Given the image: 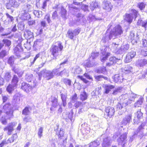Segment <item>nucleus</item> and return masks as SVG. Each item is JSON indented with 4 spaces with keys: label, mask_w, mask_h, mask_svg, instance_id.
Wrapping results in <instances>:
<instances>
[{
    "label": "nucleus",
    "mask_w": 147,
    "mask_h": 147,
    "mask_svg": "<svg viewBox=\"0 0 147 147\" xmlns=\"http://www.w3.org/2000/svg\"><path fill=\"white\" fill-rule=\"evenodd\" d=\"M123 33V31L121 26L119 25H117L111 30L109 33L107 32L105 34L102 41L103 42H106L112 38L114 39L116 37L120 36Z\"/></svg>",
    "instance_id": "1"
},
{
    "label": "nucleus",
    "mask_w": 147,
    "mask_h": 147,
    "mask_svg": "<svg viewBox=\"0 0 147 147\" xmlns=\"http://www.w3.org/2000/svg\"><path fill=\"white\" fill-rule=\"evenodd\" d=\"M4 111L5 112L6 116L2 117L1 121L2 123L4 125H5L7 123V119H10L12 118L13 110L12 105L9 103L6 104L3 107Z\"/></svg>",
    "instance_id": "2"
},
{
    "label": "nucleus",
    "mask_w": 147,
    "mask_h": 147,
    "mask_svg": "<svg viewBox=\"0 0 147 147\" xmlns=\"http://www.w3.org/2000/svg\"><path fill=\"white\" fill-rule=\"evenodd\" d=\"M63 49V46L60 41L55 42L53 45L50 50L51 55H53L54 58L56 59L59 55H61V51Z\"/></svg>",
    "instance_id": "3"
},
{
    "label": "nucleus",
    "mask_w": 147,
    "mask_h": 147,
    "mask_svg": "<svg viewBox=\"0 0 147 147\" xmlns=\"http://www.w3.org/2000/svg\"><path fill=\"white\" fill-rule=\"evenodd\" d=\"M57 71H56L55 69L52 71L46 70H43L39 73L38 75L39 77V80H40L42 76L47 80H49L53 78L54 76H56Z\"/></svg>",
    "instance_id": "4"
},
{
    "label": "nucleus",
    "mask_w": 147,
    "mask_h": 147,
    "mask_svg": "<svg viewBox=\"0 0 147 147\" xmlns=\"http://www.w3.org/2000/svg\"><path fill=\"white\" fill-rule=\"evenodd\" d=\"M64 134V131L63 129H58L57 131V134L58 135L59 137V140L60 142L59 144L61 145L63 144V145H64L65 143L66 142V140L67 139L66 136H63Z\"/></svg>",
    "instance_id": "5"
},
{
    "label": "nucleus",
    "mask_w": 147,
    "mask_h": 147,
    "mask_svg": "<svg viewBox=\"0 0 147 147\" xmlns=\"http://www.w3.org/2000/svg\"><path fill=\"white\" fill-rule=\"evenodd\" d=\"M131 13L126 14L125 20L128 22L130 23L132 21L134 18H136L138 14V12L134 9H132L131 11Z\"/></svg>",
    "instance_id": "6"
},
{
    "label": "nucleus",
    "mask_w": 147,
    "mask_h": 147,
    "mask_svg": "<svg viewBox=\"0 0 147 147\" xmlns=\"http://www.w3.org/2000/svg\"><path fill=\"white\" fill-rule=\"evenodd\" d=\"M104 137L102 144V147H110L112 142L111 138L105 135H102L101 137Z\"/></svg>",
    "instance_id": "7"
},
{
    "label": "nucleus",
    "mask_w": 147,
    "mask_h": 147,
    "mask_svg": "<svg viewBox=\"0 0 147 147\" xmlns=\"http://www.w3.org/2000/svg\"><path fill=\"white\" fill-rule=\"evenodd\" d=\"M20 4V3L17 2L16 0H9V2L6 5L7 9H10L11 7L17 8Z\"/></svg>",
    "instance_id": "8"
},
{
    "label": "nucleus",
    "mask_w": 147,
    "mask_h": 147,
    "mask_svg": "<svg viewBox=\"0 0 147 147\" xmlns=\"http://www.w3.org/2000/svg\"><path fill=\"white\" fill-rule=\"evenodd\" d=\"M102 49L101 50V53L102 56L101 57V61L102 62H104L106 60L109 56L110 55L109 53H106V51L107 49V47L105 46L102 47Z\"/></svg>",
    "instance_id": "9"
},
{
    "label": "nucleus",
    "mask_w": 147,
    "mask_h": 147,
    "mask_svg": "<svg viewBox=\"0 0 147 147\" xmlns=\"http://www.w3.org/2000/svg\"><path fill=\"white\" fill-rule=\"evenodd\" d=\"M16 124L15 122H11L9 123L7 126L4 128V131H7V134L8 135H11L12 131L13 130V127L16 125Z\"/></svg>",
    "instance_id": "10"
},
{
    "label": "nucleus",
    "mask_w": 147,
    "mask_h": 147,
    "mask_svg": "<svg viewBox=\"0 0 147 147\" xmlns=\"http://www.w3.org/2000/svg\"><path fill=\"white\" fill-rule=\"evenodd\" d=\"M80 31L79 29H76L72 30H69L67 32V34L68 37L71 39H72L74 36L78 35Z\"/></svg>",
    "instance_id": "11"
},
{
    "label": "nucleus",
    "mask_w": 147,
    "mask_h": 147,
    "mask_svg": "<svg viewBox=\"0 0 147 147\" xmlns=\"http://www.w3.org/2000/svg\"><path fill=\"white\" fill-rule=\"evenodd\" d=\"M143 113L141 112V109H139L137 112L136 115L137 117H135L134 119V122L135 124H138L141 121V119L143 117Z\"/></svg>",
    "instance_id": "12"
},
{
    "label": "nucleus",
    "mask_w": 147,
    "mask_h": 147,
    "mask_svg": "<svg viewBox=\"0 0 147 147\" xmlns=\"http://www.w3.org/2000/svg\"><path fill=\"white\" fill-rule=\"evenodd\" d=\"M140 96L139 95H136L132 93L129 94V99L127 102L128 105L130 104L133 102L135 101V99H137Z\"/></svg>",
    "instance_id": "13"
},
{
    "label": "nucleus",
    "mask_w": 147,
    "mask_h": 147,
    "mask_svg": "<svg viewBox=\"0 0 147 147\" xmlns=\"http://www.w3.org/2000/svg\"><path fill=\"white\" fill-rule=\"evenodd\" d=\"M102 6L104 9L108 11H110L111 9L112 6L111 3L107 0H105L103 2Z\"/></svg>",
    "instance_id": "14"
},
{
    "label": "nucleus",
    "mask_w": 147,
    "mask_h": 147,
    "mask_svg": "<svg viewBox=\"0 0 147 147\" xmlns=\"http://www.w3.org/2000/svg\"><path fill=\"white\" fill-rule=\"evenodd\" d=\"M136 53L134 51H131L129 52L127 54L125 61L126 63H128L131 61L132 59L136 55Z\"/></svg>",
    "instance_id": "15"
},
{
    "label": "nucleus",
    "mask_w": 147,
    "mask_h": 147,
    "mask_svg": "<svg viewBox=\"0 0 147 147\" xmlns=\"http://www.w3.org/2000/svg\"><path fill=\"white\" fill-rule=\"evenodd\" d=\"M14 54L18 57L20 56L22 52L23 51V49L21 45L19 44L15 47L14 49Z\"/></svg>",
    "instance_id": "16"
},
{
    "label": "nucleus",
    "mask_w": 147,
    "mask_h": 147,
    "mask_svg": "<svg viewBox=\"0 0 147 147\" xmlns=\"http://www.w3.org/2000/svg\"><path fill=\"white\" fill-rule=\"evenodd\" d=\"M129 48V46L128 44L122 45L120 48L117 51V53L119 54L123 53L127 51Z\"/></svg>",
    "instance_id": "17"
},
{
    "label": "nucleus",
    "mask_w": 147,
    "mask_h": 147,
    "mask_svg": "<svg viewBox=\"0 0 147 147\" xmlns=\"http://www.w3.org/2000/svg\"><path fill=\"white\" fill-rule=\"evenodd\" d=\"M113 78L115 82L118 83L122 82L123 80L122 75L120 74L115 75L113 76Z\"/></svg>",
    "instance_id": "18"
},
{
    "label": "nucleus",
    "mask_w": 147,
    "mask_h": 147,
    "mask_svg": "<svg viewBox=\"0 0 147 147\" xmlns=\"http://www.w3.org/2000/svg\"><path fill=\"white\" fill-rule=\"evenodd\" d=\"M21 88L27 93H28L31 90L32 87L29 84L23 82L22 84Z\"/></svg>",
    "instance_id": "19"
},
{
    "label": "nucleus",
    "mask_w": 147,
    "mask_h": 147,
    "mask_svg": "<svg viewBox=\"0 0 147 147\" xmlns=\"http://www.w3.org/2000/svg\"><path fill=\"white\" fill-rule=\"evenodd\" d=\"M106 113L109 117H111L114 115L115 113L114 108L113 107H108L106 108Z\"/></svg>",
    "instance_id": "20"
},
{
    "label": "nucleus",
    "mask_w": 147,
    "mask_h": 147,
    "mask_svg": "<svg viewBox=\"0 0 147 147\" xmlns=\"http://www.w3.org/2000/svg\"><path fill=\"white\" fill-rule=\"evenodd\" d=\"M147 64V59H140L136 61V65L138 67H142Z\"/></svg>",
    "instance_id": "21"
},
{
    "label": "nucleus",
    "mask_w": 147,
    "mask_h": 147,
    "mask_svg": "<svg viewBox=\"0 0 147 147\" xmlns=\"http://www.w3.org/2000/svg\"><path fill=\"white\" fill-rule=\"evenodd\" d=\"M51 102L52 103V107L50 108L51 111L53 110L54 108H55L57 106V98L52 96L51 98Z\"/></svg>",
    "instance_id": "22"
},
{
    "label": "nucleus",
    "mask_w": 147,
    "mask_h": 147,
    "mask_svg": "<svg viewBox=\"0 0 147 147\" xmlns=\"http://www.w3.org/2000/svg\"><path fill=\"white\" fill-rule=\"evenodd\" d=\"M24 35L25 38L28 39H30L33 36V33L28 30H26L24 31Z\"/></svg>",
    "instance_id": "23"
},
{
    "label": "nucleus",
    "mask_w": 147,
    "mask_h": 147,
    "mask_svg": "<svg viewBox=\"0 0 147 147\" xmlns=\"http://www.w3.org/2000/svg\"><path fill=\"white\" fill-rule=\"evenodd\" d=\"M131 115H127L123 119V120L121 121V123L124 125H127V123L130 122L131 119Z\"/></svg>",
    "instance_id": "24"
},
{
    "label": "nucleus",
    "mask_w": 147,
    "mask_h": 147,
    "mask_svg": "<svg viewBox=\"0 0 147 147\" xmlns=\"http://www.w3.org/2000/svg\"><path fill=\"white\" fill-rule=\"evenodd\" d=\"M127 135V134L125 132L122 135H121L120 137L117 139V141L119 144H121L123 142L126 138Z\"/></svg>",
    "instance_id": "25"
},
{
    "label": "nucleus",
    "mask_w": 147,
    "mask_h": 147,
    "mask_svg": "<svg viewBox=\"0 0 147 147\" xmlns=\"http://www.w3.org/2000/svg\"><path fill=\"white\" fill-rule=\"evenodd\" d=\"M20 94L18 93L15 94L13 97V102L14 103L19 104L20 101Z\"/></svg>",
    "instance_id": "26"
},
{
    "label": "nucleus",
    "mask_w": 147,
    "mask_h": 147,
    "mask_svg": "<svg viewBox=\"0 0 147 147\" xmlns=\"http://www.w3.org/2000/svg\"><path fill=\"white\" fill-rule=\"evenodd\" d=\"M12 70L17 74L19 77L22 76L24 73V71L18 68L16 69L15 67H13Z\"/></svg>",
    "instance_id": "27"
},
{
    "label": "nucleus",
    "mask_w": 147,
    "mask_h": 147,
    "mask_svg": "<svg viewBox=\"0 0 147 147\" xmlns=\"http://www.w3.org/2000/svg\"><path fill=\"white\" fill-rule=\"evenodd\" d=\"M114 87L115 86L113 85L107 84L105 85L104 86L105 90V93L106 94H108L111 90L113 89Z\"/></svg>",
    "instance_id": "28"
},
{
    "label": "nucleus",
    "mask_w": 147,
    "mask_h": 147,
    "mask_svg": "<svg viewBox=\"0 0 147 147\" xmlns=\"http://www.w3.org/2000/svg\"><path fill=\"white\" fill-rule=\"evenodd\" d=\"M138 100L134 104L135 107H140L143 101V98L140 96L138 98Z\"/></svg>",
    "instance_id": "29"
},
{
    "label": "nucleus",
    "mask_w": 147,
    "mask_h": 147,
    "mask_svg": "<svg viewBox=\"0 0 147 147\" xmlns=\"http://www.w3.org/2000/svg\"><path fill=\"white\" fill-rule=\"evenodd\" d=\"M84 65L87 67H92L95 65L94 60H90L89 58V61H87L85 62Z\"/></svg>",
    "instance_id": "30"
},
{
    "label": "nucleus",
    "mask_w": 147,
    "mask_h": 147,
    "mask_svg": "<svg viewBox=\"0 0 147 147\" xmlns=\"http://www.w3.org/2000/svg\"><path fill=\"white\" fill-rule=\"evenodd\" d=\"M128 37L129 39L131 40V42L133 44H134L137 43V40L135 39V35L133 32H130V34Z\"/></svg>",
    "instance_id": "31"
},
{
    "label": "nucleus",
    "mask_w": 147,
    "mask_h": 147,
    "mask_svg": "<svg viewBox=\"0 0 147 147\" xmlns=\"http://www.w3.org/2000/svg\"><path fill=\"white\" fill-rule=\"evenodd\" d=\"M61 99L62 101L63 106L65 107L66 105L67 94H61Z\"/></svg>",
    "instance_id": "32"
},
{
    "label": "nucleus",
    "mask_w": 147,
    "mask_h": 147,
    "mask_svg": "<svg viewBox=\"0 0 147 147\" xmlns=\"http://www.w3.org/2000/svg\"><path fill=\"white\" fill-rule=\"evenodd\" d=\"M43 42L41 39H37L34 42V47H38L42 45Z\"/></svg>",
    "instance_id": "33"
},
{
    "label": "nucleus",
    "mask_w": 147,
    "mask_h": 147,
    "mask_svg": "<svg viewBox=\"0 0 147 147\" xmlns=\"http://www.w3.org/2000/svg\"><path fill=\"white\" fill-rule=\"evenodd\" d=\"M100 142L97 140H96L93 142H91L90 144L89 147H97L99 145Z\"/></svg>",
    "instance_id": "34"
},
{
    "label": "nucleus",
    "mask_w": 147,
    "mask_h": 147,
    "mask_svg": "<svg viewBox=\"0 0 147 147\" xmlns=\"http://www.w3.org/2000/svg\"><path fill=\"white\" fill-rule=\"evenodd\" d=\"M56 71H57V73L56 74V76H62L63 75L65 74L66 72V70L65 69H64L63 71L60 72L59 68L55 69Z\"/></svg>",
    "instance_id": "35"
},
{
    "label": "nucleus",
    "mask_w": 147,
    "mask_h": 147,
    "mask_svg": "<svg viewBox=\"0 0 147 147\" xmlns=\"http://www.w3.org/2000/svg\"><path fill=\"white\" fill-rule=\"evenodd\" d=\"M18 81V78L16 76L14 75L12 80L11 84L13 85L14 86H16Z\"/></svg>",
    "instance_id": "36"
},
{
    "label": "nucleus",
    "mask_w": 147,
    "mask_h": 147,
    "mask_svg": "<svg viewBox=\"0 0 147 147\" xmlns=\"http://www.w3.org/2000/svg\"><path fill=\"white\" fill-rule=\"evenodd\" d=\"M146 125V123H142L141 125L139 127L138 129V132L137 133V134H136L138 136H139L140 135V134H139V133L140 132H141V133H140L141 134H142V132L141 131L144 129V127Z\"/></svg>",
    "instance_id": "37"
},
{
    "label": "nucleus",
    "mask_w": 147,
    "mask_h": 147,
    "mask_svg": "<svg viewBox=\"0 0 147 147\" xmlns=\"http://www.w3.org/2000/svg\"><path fill=\"white\" fill-rule=\"evenodd\" d=\"M15 60V58L14 56H11L8 58L7 63L11 66H12Z\"/></svg>",
    "instance_id": "38"
},
{
    "label": "nucleus",
    "mask_w": 147,
    "mask_h": 147,
    "mask_svg": "<svg viewBox=\"0 0 147 147\" xmlns=\"http://www.w3.org/2000/svg\"><path fill=\"white\" fill-rule=\"evenodd\" d=\"M128 104L127 102V101H125L124 102L121 104V103H118L117 105V109H121L123 107H125Z\"/></svg>",
    "instance_id": "39"
},
{
    "label": "nucleus",
    "mask_w": 147,
    "mask_h": 147,
    "mask_svg": "<svg viewBox=\"0 0 147 147\" xmlns=\"http://www.w3.org/2000/svg\"><path fill=\"white\" fill-rule=\"evenodd\" d=\"M109 61L112 62L113 64L117 63L118 62H121V61L120 59L116 58L115 57H111L109 59Z\"/></svg>",
    "instance_id": "40"
},
{
    "label": "nucleus",
    "mask_w": 147,
    "mask_h": 147,
    "mask_svg": "<svg viewBox=\"0 0 147 147\" xmlns=\"http://www.w3.org/2000/svg\"><path fill=\"white\" fill-rule=\"evenodd\" d=\"M74 69V73L75 74H79L82 71L81 69L78 66H75Z\"/></svg>",
    "instance_id": "41"
},
{
    "label": "nucleus",
    "mask_w": 147,
    "mask_h": 147,
    "mask_svg": "<svg viewBox=\"0 0 147 147\" xmlns=\"http://www.w3.org/2000/svg\"><path fill=\"white\" fill-rule=\"evenodd\" d=\"M94 77L96 80L98 81H99L102 80V79L105 80L107 79V78L106 77H104L102 75L96 76L95 75Z\"/></svg>",
    "instance_id": "42"
},
{
    "label": "nucleus",
    "mask_w": 147,
    "mask_h": 147,
    "mask_svg": "<svg viewBox=\"0 0 147 147\" xmlns=\"http://www.w3.org/2000/svg\"><path fill=\"white\" fill-rule=\"evenodd\" d=\"M87 94L85 91L82 93L80 95V99L82 101L84 100L87 99Z\"/></svg>",
    "instance_id": "43"
},
{
    "label": "nucleus",
    "mask_w": 147,
    "mask_h": 147,
    "mask_svg": "<svg viewBox=\"0 0 147 147\" xmlns=\"http://www.w3.org/2000/svg\"><path fill=\"white\" fill-rule=\"evenodd\" d=\"M98 6V4L97 2L96 1H93L90 4V6L91 9L93 10L95 8L97 7Z\"/></svg>",
    "instance_id": "44"
},
{
    "label": "nucleus",
    "mask_w": 147,
    "mask_h": 147,
    "mask_svg": "<svg viewBox=\"0 0 147 147\" xmlns=\"http://www.w3.org/2000/svg\"><path fill=\"white\" fill-rule=\"evenodd\" d=\"M124 70L126 73H129L133 72V68L130 66L127 65L124 68Z\"/></svg>",
    "instance_id": "45"
},
{
    "label": "nucleus",
    "mask_w": 147,
    "mask_h": 147,
    "mask_svg": "<svg viewBox=\"0 0 147 147\" xmlns=\"http://www.w3.org/2000/svg\"><path fill=\"white\" fill-rule=\"evenodd\" d=\"M99 55V53L97 52H93L91 53V55L90 57V60H92L94 59L95 58L97 57Z\"/></svg>",
    "instance_id": "46"
},
{
    "label": "nucleus",
    "mask_w": 147,
    "mask_h": 147,
    "mask_svg": "<svg viewBox=\"0 0 147 147\" xmlns=\"http://www.w3.org/2000/svg\"><path fill=\"white\" fill-rule=\"evenodd\" d=\"M31 113L28 107H26L23 110L22 114L25 115H29Z\"/></svg>",
    "instance_id": "47"
},
{
    "label": "nucleus",
    "mask_w": 147,
    "mask_h": 147,
    "mask_svg": "<svg viewBox=\"0 0 147 147\" xmlns=\"http://www.w3.org/2000/svg\"><path fill=\"white\" fill-rule=\"evenodd\" d=\"M31 8V6L29 4H27L26 5H24V11L27 12L30 11Z\"/></svg>",
    "instance_id": "48"
},
{
    "label": "nucleus",
    "mask_w": 147,
    "mask_h": 147,
    "mask_svg": "<svg viewBox=\"0 0 147 147\" xmlns=\"http://www.w3.org/2000/svg\"><path fill=\"white\" fill-rule=\"evenodd\" d=\"M30 18L29 14L28 13H25L21 16V19L23 20H28Z\"/></svg>",
    "instance_id": "49"
},
{
    "label": "nucleus",
    "mask_w": 147,
    "mask_h": 147,
    "mask_svg": "<svg viewBox=\"0 0 147 147\" xmlns=\"http://www.w3.org/2000/svg\"><path fill=\"white\" fill-rule=\"evenodd\" d=\"M33 78V75L32 74H27L25 77V79L27 81L31 82Z\"/></svg>",
    "instance_id": "50"
},
{
    "label": "nucleus",
    "mask_w": 147,
    "mask_h": 147,
    "mask_svg": "<svg viewBox=\"0 0 147 147\" xmlns=\"http://www.w3.org/2000/svg\"><path fill=\"white\" fill-rule=\"evenodd\" d=\"M14 138L15 139H17L18 138V136L16 134H13L12 136L10 138H9L7 141V143L9 142L11 143L13 142L14 141Z\"/></svg>",
    "instance_id": "51"
},
{
    "label": "nucleus",
    "mask_w": 147,
    "mask_h": 147,
    "mask_svg": "<svg viewBox=\"0 0 147 147\" xmlns=\"http://www.w3.org/2000/svg\"><path fill=\"white\" fill-rule=\"evenodd\" d=\"M16 87V86H14V85L12 84H9L7 88V90L9 93H11L14 88Z\"/></svg>",
    "instance_id": "52"
},
{
    "label": "nucleus",
    "mask_w": 147,
    "mask_h": 147,
    "mask_svg": "<svg viewBox=\"0 0 147 147\" xmlns=\"http://www.w3.org/2000/svg\"><path fill=\"white\" fill-rule=\"evenodd\" d=\"M4 78L7 81L10 80L11 77L10 74L8 72L5 73L4 76Z\"/></svg>",
    "instance_id": "53"
},
{
    "label": "nucleus",
    "mask_w": 147,
    "mask_h": 147,
    "mask_svg": "<svg viewBox=\"0 0 147 147\" xmlns=\"http://www.w3.org/2000/svg\"><path fill=\"white\" fill-rule=\"evenodd\" d=\"M122 88L120 87H118L116 88L113 92V94L114 95H116L119 92H120L122 90Z\"/></svg>",
    "instance_id": "54"
},
{
    "label": "nucleus",
    "mask_w": 147,
    "mask_h": 147,
    "mask_svg": "<svg viewBox=\"0 0 147 147\" xmlns=\"http://www.w3.org/2000/svg\"><path fill=\"white\" fill-rule=\"evenodd\" d=\"M147 74V69L144 70L143 73L140 74L138 76L139 79H142L145 78V75Z\"/></svg>",
    "instance_id": "55"
},
{
    "label": "nucleus",
    "mask_w": 147,
    "mask_h": 147,
    "mask_svg": "<svg viewBox=\"0 0 147 147\" xmlns=\"http://www.w3.org/2000/svg\"><path fill=\"white\" fill-rule=\"evenodd\" d=\"M3 42L5 45V46L9 47L11 45V41L7 39H5L3 40Z\"/></svg>",
    "instance_id": "56"
},
{
    "label": "nucleus",
    "mask_w": 147,
    "mask_h": 147,
    "mask_svg": "<svg viewBox=\"0 0 147 147\" xmlns=\"http://www.w3.org/2000/svg\"><path fill=\"white\" fill-rule=\"evenodd\" d=\"M119 44H116L115 43H113L111 45L112 49L115 50V52H116L117 53V51L119 50L118 49L117 47L119 46Z\"/></svg>",
    "instance_id": "57"
},
{
    "label": "nucleus",
    "mask_w": 147,
    "mask_h": 147,
    "mask_svg": "<svg viewBox=\"0 0 147 147\" xmlns=\"http://www.w3.org/2000/svg\"><path fill=\"white\" fill-rule=\"evenodd\" d=\"M141 43L143 47H147V39L143 38L141 42Z\"/></svg>",
    "instance_id": "58"
},
{
    "label": "nucleus",
    "mask_w": 147,
    "mask_h": 147,
    "mask_svg": "<svg viewBox=\"0 0 147 147\" xmlns=\"http://www.w3.org/2000/svg\"><path fill=\"white\" fill-rule=\"evenodd\" d=\"M33 13L36 16L39 18L42 13V12L41 11H39L38 10H34L33 11Z\"/></svg>",
    "instance_id": "59"
},
{
    "label": "nucleus",
    "mask_w": 147,
    "mask_h": 147,
    "mask_svg": "<svg viewBox=\"0 0 147 147\" xmlns=\"http://www.w3.org/2000/svg\"><path fill=\"white\" fill-rule=\"evenodd\" d=\"M138 6L140 9L142 10L145 8V4L143 3H138Z\"/></svg>",
    "instance_id": "60"
},
{
    "label": "nucleus",
    "mask_w": 147,
    "mask_h": 147,
    "mask_svg": "<svg viewBox=\"0 0 147 147\" xmlns=\"http://www.w3.org/2000/svg\"><path fill=\"white\" fill-rule=\"evenodd\" d=\"M32 119L31 117L30 116H26L23 119V121L25 123L28 122H30L32 121Z\"/></svg>",
    "instance_id": "61"
},
{
    "label": "nucleus",
    "mask_w": 147,
    "mask_h": 147,
    "mask_svg": "<svg viewBox=\"0 0 147 147\" xmlns=\"http://www.w3.org/2000/svg\"><path fill=\"white\" fill-rule=\"evenodd\" d=\"M6 55V51L5 50H2L0 52V58L3 59Z\"/></svg>",
    "instance_id": "62"
},
{
    "label": "nucleus",
    "mask_w": 147,
    "mask_h": 147,
    "mask_svg": "<svg viewBox=\"0 0 147 147\" xmlns=\"http://www.w3.org/2000/svg\"><path fill=\"white\" fill-rule=\"evenodd\" d=\"M43 131V128L42 127H40L38 129V135L40 138L42 135V133Z\"/></svg>",
    "instance_id": "63"
},
{
    "label": "nucleus",
    "mask_w": 147,
    "mask_h": 147,
    "mask_svg": "<svg viewBox=\"0 0 147 147\" xmlns=\"http://www.w3.org/2000/svg\"><path fill=\"white\" fill-rule=\"evenodd\" d=\"M142 26L146 30V28H147V20H144L143 22H142Z\"/></svg>",
    "instance_id": "64"
}]
</instances>
